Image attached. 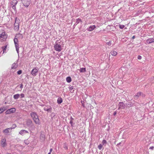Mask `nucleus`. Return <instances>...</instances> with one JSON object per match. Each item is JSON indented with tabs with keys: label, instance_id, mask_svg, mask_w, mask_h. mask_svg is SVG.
Segmentation results:
<instances>
[{
	"label": "nucleus",
	"instance_id": "obj_53",
	"mask_svg": "<svg viewBox=\"0 0 154 154\" xmlns=\"http://www.w3.org/2000/svg\"><path fill=\"white\" fill-rule=\"evenodd\" d=\"M75 26H76L75 25V24L74 25L73 27H74V28Z\"/></svg>",
	"mask_w": 154,
	"mask_h": 154
},
{
	"label": "nucleus",
	"instance_id": "obj_43",
	"mask_svg": "<svg viewBox=\"0 0 154 154\" xmlns=\"http://www.w3.org/2000/svg\"><path fill=\"white\" fill-rule=\"evenodd\" d=\"M142 58V57L140 55H138L137 57V59L139 60H140Z\"/></svg>",
	"mask_w": 154,
	"mask_h": 154
},
{
	"label": "nucleus",
	"instance_id": "obj_40",
	"mask_svg": "<svg viewBox=\"0 0 154 154\" xmlns=\"http://www.w3.org/2000/svg\"><path fill=\"white\" fill-rule=\"evenodd\" d=\"M20 95L21 96V98L24 97L25 95H24V94H21Z\"/></svg>",
	"mask_w": 154,
	"mask_h": 154
},
{
	"label": "nucleus",
	"instance_id": "obj_9",
	"mask_svg": "<svg viewBox=\"0 0 154 154\" xmlns=\"http://www.w3.org/2000/svg\"><path fill=\"white\" fill-rule=\"evenodd\" d=\"M19 134L22 135H23L25 134H29V133L28 131L25 130H22L19 133Z\"/></svg>",
	"mask_w": 154,
	"mask_h": 154
},
{
	"label": "nucleus",
	"instance_id": "obj_49",
	"mask_svg": "<svg viewBox=\"0 0 154 154\" xmlns=\"http://www.w3.org/2000/svg\"><path fill=\"white\" fill-rule=\"evenodd\" d=\"M74 119L72 118V116H71L70 117V120H72V121H73L74 120Z\"/></svg>",
	"mask_w": 154,
	"mask_h": 154
},
{
	"label": "nucleus",
	"instance_id": "obj_57",
	"mask_svg": "<svg viewBox=\"0 0 154 154\" xmlns=\"http://www.w3.org/2000/svg\"><path fill=\"white\" fill-rule=\"evenodd\" d=\"M5 104H6V102H5Z\"/></svg>",
	"mask_w": 154,
	"mask_h": 154
},
{
	"label": "nucleus",
	"instance_id": "obj_32",
	"mask_svg": "<svg viewBox=\"0 0 154 154\" xmlns=\"http://www.w3.org/2000/svg\"><path fill=\"white\" fill-rule=\"evenodd\" d=\"M81 103H82V106L84 108L85 107V105L84 104V102L83 101L81 100Z\"/></svg>",
	"mask_w": 154,
	"mask_h": 154
},
{
	"label": "nucleus",
	"instance_id": "obj_16",
	"mask_svg": "<svg viewBox=\"0 0 154 154\" xmlns=\"http://www.w3.org/2000/svg\"><path fill=\"white\" fill-rule=\"evenodd\" d=\"M11 129L10 128L5 129L3 131V132L4 133L8 134L9 132V131L11 130Z\"/></svg>",
	"mask_w": 154,
	"mask_h": 154
},
{
	"label": "nucleus",
	"instance_id": "obj_55",
	"mask_svg": "<svg viewBox=\"0 0 154 154\" xmlns=\"http://www.w3.org/2000/svg\"><path fill=\"white\" fill-rule=\"evenodd\" d=\"M74 90H73V91H72V93H73V92H74Z\"/></svg>",
	"mask_w": 154,
	"mask_h": 154
},
{
	"label": "nucleus",
	"instance_id": "obj_54",
	"mask_svg": "<svg viewBox=\"0 0 154 154\" xmlns=\"http://www.w3.org/2000/svg\"><path fill=\"white\" fill-rule=\"evenodd\" d=\"M48 154H51L50 153V152H49V153H48Z\"/></svg>",
	"mask_w": 154,
	"mask_h": 154
},
{
	"label": "nucleus",
	"instance_id": "obj_2",
	"mask_svg": "<svg viewBox=\"0 0 154 154\" xmlns=\"http://www.w3.org/2000/svg\"><path fill=\"white\" fill-rule=\"evenodd\" d=\"M20 37L22 38H23V36L22 34H18L17 36H15V37ZM14 44H15V47L16 49V51H17V52L18 54L19 53V45L18 44V41L17 38H15L14 39Z\"/></svg>",
	"mask_w": 154,
	"mask_h": 154
},
{
	"label": "nucleus",
	"instance_id": "obj_58",
	"mask_svg": "<svg viewBox=\"0 0 154 154\" xmlns=\"http://www.w3.org/2000/svg\"><path fill=\"white\" fill-rule=\"evenodd\" d=\"M45 137V136H44L43 137H43Z\"/></svg>",
	"mask_w": 154,
	"mask_h": 154
},
{
	"label": "nucleus",
	"instance_id": "obj_52",
	"mask_svg": "<svg viewBox=\"0 0 154 154\" xmlns=\"http://www.w3.org/2000/svg\"><path fill=\"white\" fill-rule=\"evenodd\" d=\"M76 26L78 24L76 23H75L74 24Z\"/></svg>",
	"mask_w": 154,
	"mask_h": 154
},
{
	"label": "nucleus",
	"instance_id": "obj_5",
	"mask_svg": "<svg viewBox=\"0 0 154 154\" xmlns=\"http://www.w3.org/2000/svg\"><path fill=\"white\" fill-rule=\"evenodd\" d=\"M19 27V21L17 19V18L15 19V23L14 24V29L15 30L18 31Z\"/></svg>",
	"mask_w": 154,
	"mask_h": 154
},
{
	"label": "nucleus",
	"instance_id": "obj_45",
	"mask_svg": "<svg viewBox=\"0 0 154 154\" xmlns=\"http://www.w3.org/2000/svg\"><path fill=\"white\" fill-rule=\"evenodd\" d=\"M23 85L22 84H21L20 85V89H22V88H23Z\"/></svg>",
	"mask_w": 154,
	"mask_h": 154
},
{
	"label": "nucleus",
	"instance_id": "obj_48",
	"mask_svg": "<svg viewBox=\"0 0 154 154\" xmlns=\"http://www.w3.org/2000/svg\"><path fill=\"white\" fill-rule=\"evenodd\" d=\"M121 144V143L120 142L119 143H118L117 145V146H119Z\"/></svg>",
	"mask_w": 154,
	"mask_h": 154
},
{
	"label": "nucleus",
	"instance_id": "obj_7",
	"mask_svg": "<svg viewBox=\"0 0 154 154\" xmlns=\"http://www.w3.org/2000/svg\"><path fill=\"white\" fill-rule=\"evenodd\" d=\"M1 144V146L3 147H4L7 146V143H6V140L5 138H2V139Z\"/></svg>",
	"mask_w": 154,
	"mask_h": 154
},
{
	"label": "nucleus",
	"instance_id": "obj_46",
	"mask_svg": "<svg viewBox=\"0 0 154 154\" xmlns=\"http://www.w3.org/2000/svg\"><path fill=\"white\" fill-rule=\"evenodd\" d=\"M117 113V112L116 111H115L113 114V116H116V115Z\"/></svg>",
	"mask_w": 154,
	"mask_h": 154
},
{
	"label": "nucleus",
	"instance_id": "obj_47",
	"mask_svg": "<svg viewBox=\"0 0 154 154\" xmlns=\"http://www.w3.org/2000/svg\"><path fill=\"white\" fill-rule=\"evenodd\" d=\"M52 150H53V149H52V148H51L50 149V152H50L51 154V152L52 151Z\"/></svg>",
	"mask_w": 154,
	"mask_h": 154
},
{
	"label": "nucleus",
	"instance_id": "obj_24",
	"mask_svg": "<svg viewBox=\"0 0 154 154\" xmlns=\"http://www.w3.org/2000/svg\"><path fill=\"white\" fill-rule=\"evenodd\" d=\"M20 94H17L14 95V98L15 99H17L19 98L20 96Z\"/></svg>",
	"mask_w": 154,
	"mask_h": 154
},
{
	"label": "nucleus",
	"instance_id": "obj_35",
	"mask_svg": "<svg viewBox=\"0 0 154 154\" xmlns=\"http://www.w3.org/2000/svg\"><path fill=\"white\" fill-rule=\"evenodd\" d=\"M102 143L103 145L105 144H106L107 143L106 141L105 140H103Z\"/></svg>",
	"mask_w": 154,
	"mask_h": 154
},
{
	"label": "nucleus",
	"instance_id": "obj_21",
	"mask_svg": "<svg viewBox=\"0 0 154 154\" xmlns=\"http://www.w3.org/2000/svg\"><path fill=\"white\" fill-rule=\"evenodd\" d=\"M51 109H52L51 107L50 106H49V108L48 109H46L45 108H44V110L45 111H48V112H51Z\"/></svg>",
	"mask_w": 154,
	"mask_h": 154
},
{
	"label": "nucleus",
	"instance_id": "obj_42",
	"mask_svg": "<svg viewBox=\"0 0 154 154\" xmlns=\"http://www.w3.org/2000/svg\"><path fill=\"white\" fill-rule=\"evenodd\" d=\"M72 121V120H70V123L71 125V126H72V125L73 124V122L72 121Z\"/></svg>",
	"mask_w": 154,
	"mask_h": 154
},
{
	"label": "nucleus",
	"instance_id": "obj_1",
	"mask_svg": "<svg viewBox=\"0 0 154 154\" xmlns=\"http://www.w3.org/2000/svg\"><path fill=\"white\" fill-rule=\"evenodd\" d=\"M30 116L36 124L38 125L40 124V122L38 118V116L36 112H32L30 113Z\"/></svg>",
	"mask_w": 154,
	"mask_h": 154
},
{
	"label": "nucleus",
	"instance_id": "obj_31",
	"mask_svg": "<svg viewBox=\"0 0 154 154\" xmlns=\"http://www.w3.org/2000/svg\"><path fill=\"white\" fill-rule=\"evenodd\" d=\"M125 27V26L123 25H120L119 26V27L121 29H123Z\"/></svg>",
	"mask_w": 154,
	"mask_h": 154
},
{
	"label": "nucleus",
	"instance_id": "obj_25",
	"mask_svg": "<svg viewBox=\"0 0 154 154\" xmlns=\"http://www.w3.org/2000/svg\"><path fill=\"white\" fill-rule=\"evenodd\" d=\"M18 66L17 62H15L12 64V66L11 67H17Z\"/></svg>",
	"mask_w": 154,
	"mask_h": 154
},
{
	"label": "nucleus",
	"instance_id": "obj_27",
	"mask_svg": "<svg viewBox=\"0 0 154 154\" xmlns=\"http://www.w3.org/2000/svg\"><path fill=\"white\" fill-rule=\"evenodd\" d=\"M16 109L15 108H12L10 109V111L11 113H14L15 112Z\"/></svg>",
	"mask_w": 154,
	"mask_h": 154
},
{
	"label": "nucleus",
	"instance_id": "obj_14",
	"mask_svg": "<svg viewBox=\"0 0 154 154\" xmlns=\"http://www.w3.org/2000/svg\"><path fill=\"white\" fill-rule=\"evenodd\" d=\"M32 122L31 120L29 119H28L26 122V124L27 126H29L32 125Z\"/></svg>",
	"mask_w": 154,
	"mask_h": 154
},
{
	"label": "nucleus",
	"instance_id": "obj_11",
	"mask_svg": "<svg viewBox=\"0 0 154 154\" xmlns=\"http://www.w3.org/2000/svg\"><path fill=\"white\" fill-rule=\"evenodd\" d=\"M38 70L36 68L33 69L31 72V74L33 75H36V73L38 72Z\"/></svg>",
	"mask_w": 154,
	"mask_h": 154
},
{
	"label": "nucleus",
	"instance_id": "obj_33",
	"mask_svg": "<svg viewBox=\"0 0 154 154\" xmlns=\"http://www.w3.org/2000/svg\"><path fill=\"white\" fill-rule=\"evenodd\" d=\"M128 105V107H129L133 106V103H129Z\"/></svg>",
	"mask_w": 154,
	"mask_h": 154
},
{
	"label": "nucleus",
	"instance_id": "obj_36",
	"mask_svg": "<svg viewBox=\"0 0 154 154\" xmlns=\"http://www.w3.org/2000/svg\"><path fill=\"white\" fill-rule=\"evenodd\" d=\"M106 44H107L109 46H111V42L110 41H109V42H106Z\"/></svg>",
	"mask_w": 154,
	"mask_h": 154
},
{
	"label": "nucleus",
	"instance_id": "obj_30",
	"mask_svg": "<svg viewBox=\"0 0 154 154\" xmlns=\"http://www.w3.org/2000/svg\"><path fill=\"white\" fill-rule=\"evenodd\" d=\"M103 146L102 144H100L98 146V148L100 150H101L102 147Z\"/></svg>",
	"mask_w": 154,
	"mask_h": 154
},
{
	"label": "nucleus",
	"instance_id": "obj_37",
	"mask_svg": "<svg viewBox=\"0 0 154 154\" xmlns=\"http://www.w3.org/2000/svg\"><path fill=\"white\" fill-rule=\"evenodd\" d=\"M22 71L21 70H19L17 72V73L18 75H20L22 73Z\"/></svg>",
	"mask_w": 154,
	"mask_h": 154
},
{
	"label": "nucleus",
	"instance_id": "obj_50",
	"mask_svg": "<svg viewBox=\"0 0 154 154\" xmlns=\"http://www.w3.org/2000/svg\"><path fill=\"white\" fill-rule=\"evenodd\" d=\"M135 38V36H134H134H132V39H134V38Z\"/></svg>",
	"mask_w": 154,
	"mask_h": 154
},
{
	"label": "nucleus",
	"instance_id": "obj_29",
	"mask_svg": "<svg viewBox=\"0 0 154 154\" xmlns=\"http://www.w3.org/2000/svg\"><path fill=\"white\" fill-rule=\"evenodd\" d=\"M63 148L66 150H67L68 149V147L66 143H64L63 145Z\"/></svg>",
	"mask_w": 154,
	"mask_h": 154
},
{
	"label": "nucleus",
	"instance_id": "obj_12",
	"mask_svg": "<svg viewBox=\"0 0 154 154\" xmlns=\"http://www.w3.org/2000/svg\"><path fill=\"white\" fill-rule=\"evenodd\" d=\"M118 105L120 106V108H121V109H124L125 108V105L123 102H119Z\"/></svg>",
	"mask_w": 154,
	"mask_h": 154
},
{
	"label": "nucleus",
	"instance_id": "obj_13",
	"mask_svg": "<svg viewBox=\"0 0 154 154\" xmlns=\"http://www.w3.org/2000/svg\"><path fill=\"white\" fill-rule=\"evenodd\" d=\"M147 43L149 44L154 42V38H149L146 40Z\"/></svg>",
	"mask_w": 154,
	"mask_h": 154
},
{
	"label": "nucleus",
	"instance_id": "obj_39",
	"mask_svg": "<svg viewBox=\"0 0 154 154\" xmlns=\"http://www.w3.org/2000/svg\"><path fill=\"white\" fill-rule=\"evenodd\" d=\"M141 95H140V96H142V97H144L145 96V95L144 94H143V93L141 92Z\"/></svg>",
	"mask_w": 154,
	"mask_h": 154
},
{
	"label": "nucleus",
	"instance_id": "obj_23",
	"mask_svg": "<svg viewBox=\"0 0 154 154\" xmlns=\"http://www.w3.org/2000/svg\"><path fill=\"white\" fill-rule=\"evenodd\" d=\"M66 80L69 83L71 82L72 81L71 78L69 76L68 77L66 78Z\"/></svg>",
	"mask_w": 154,
	"mask_h": 154
},
{
	"label": "nucleus",
	"instance_id": "obj_26",
	"mask_svg": "<svg viewBox=\"0 0 154 154\" xmlns=\"http://www.w3.org/2000/svg\"><path fill=\"white\" fill-rule=\"evenodd\" d=\"M80 22L82 23V21L81 19L80 18H78L76 20V22L75 23L77 24L79 23Z\"/></svg>",
	"mask_w": 154,
	"mask_h": 154
},
{
	"label": "nucleus",
	"instance_id": "obj_8",
	"mask_svg": "<svg viewBox=\"0 0 154 154\" xmlns=\"http://www.w3.org/2000/svg\"><path fill=\"white\" fill-rule=\"evenodd\" d=\"M17 3V1L16 0H13L11 2V7L14 10L16 9V6Z\"/></svg>",
	"mask_w": 154,
	"mask_h": 154
},
{
	"label": "nucleus",
	"instance_id": "obj_20",
	"mask_svg": "<svg viewBox=\"0 0 154 154\" xmlns=\"http://www.w3.org/2000/svg\"><path fill=\"white\" fill-rule=\"evenodd\" d=\"M77 70H79L80 72H86V68H80V69H78Z\"/></svg>",
	"mask_w": 154,
	"mask_h": 154
},
{
	"label": "nucleus",
	"instance_id": "obj_28",
	"mask_svg": "<svg viewBox=\"0 0 154 154\" xmlns=\"http://www.w3.org/2000/svg\"><path fill=\"white\" fill-rule=\"evenodd\" d=\"M16 125L15 124H14L12 125V127L10 128H11V130L12 129L15 128L16 127Z\"/></svg>",
	"mask_w": 154,
	"mask_h": 154
},
{
	"label": "nucleus",
	"instance_id": "obj_34",
	"mask_svg": "<svg viewBox=\"0 0 154 154\" xmlns=\"http://www.w3.org/2000/svg\"><path fill=\"white\" fill-rule=\"evenodd\" d=\"M11 112H10V109L8 110H7L6 112H5V113L6 114H10V113H11Z\"/></svg>",
	"mask_w": 154,
	"mask_h": 154
},
{
	"label": "nucleus",
	"instance_id": "obj_17",
	"mask_svg": "<svg viewBox=\"0 0 154 154\" xmlns=\"http://www.w3.org/2000/svg\"><path fill=\"white\" fill-rule=\"evenodd\" d=\"M110 54L113 56H116L117 54V52L114 50H112L110 52Z\"/></svg>",
	"mask_w": 154,
	"mask_h": 154
},
{
	"label": "nucleus",
	"instance_id": "obj_19",
	"mask_svg": "<svg viewBox=\"0 0 154 154\" xmlns=\"http://www.w3.org/2000/svg\"><path fill=\"white\" fill-rule=\"evenodd\" d=\"M6 109L5 107H3L0 108V114H1L5 111Z\"/></svg>",
	"mask_w": 154,
	"mask_h": 154
},
{
	"label": "nucleus",
	"instance_id": "obj_41",
	"mask_svg": "<svg viewBox=\"0 0 154 154\" xmlns=\"http://www.w3.org/2000/svg\"><path fill=\"white\" fill-rule=\"evenodd\" d=\"M69 91H72V90L73 89V87L72 86H71L69 87Z\"/></svg>",
	"mask_w": 154,
	"mask_h": 154
},
{
	"label": "nucleus",
	"instance_id": "obj_10",
	"mask_svg": "<svg viewBox=\"0 0 154 154\" xmlns=\"http://www.w3.org/2000/svg\"><path fill=\"white\" fill-rule=\"evenodd\" d=\"M95 28L96 26L95 25L90 26L87 28V30L89 31H92Z\"/></svg>",
	"mask_w": 154,
	"mask_h": 154
},
{
	"label": "nucleus",
	"instance_id": "obj_3",
	"mask_svg": "<svg viewBox=\"0 0 154 154\" xmlns=\"http://www.w3.org/2000/svg\"><path fill=\"white\" fill-rule=\"evenodd\" d=\"M8 37V35L2 29L0 30V39L2 41H5Z\"/></svg>",
	"mask_w": 154,
	"mask_h": 154
},
{
	"label": "nucleus",
	"instance_id": "obj_44",
	"mask_svg": "<svg viewBox=\"0 0 154 154\" xmlns=\"http://www.w3.org/2000/svg\"><path fill=\"white\" fill-rule=\"evenodd\" d=\"M149 149L152 150H153L154 149V147L153 146H152L149 148Z\"/></svg>",
	"mask_w": 154,
	"mask_h": 154
},
{
	"label": "nucleus",
	"instance_id": "obj_4",
	"mask_svg": "<svg viewBox=\"0 0 154 154\" xmlns=\"http://www.w3.org/2000/svg\"><path fill=\"white\" fill-rule=\"evenodd\" d=\"M22 4L26 7H28L31 3V0H21Z\"/></svg>",
	"mask_w": 154,
	"mask_h": 154
},
{
	"label": "nucleus",
	"instance_id": "obj_6",
	"mask_svg": "<svg viewBox=\"0 0 154 154\" xmlns=\"http://www.w3.org/2000/svg\"><path fill=\"white\" fill-rule=\"evenodd\" d=\"M54 50L60 52L62 50L61 45L56 43L54 46Z\"/></svg>",
	"mask_w": 154,
	"mask_h": 154
},
{
	"label": "nucleus",
	"instance_id": "obj_38",
	"mask_svg": "<svg viewBox=\"0 0 154 154\" xmlns=\"http://www.w3.org/2000/svg\"><path fill=\"white\" fill-rule=\"evenodd\" d=\"M24 143L26 144H29V142L28 140H24Z\"/></svg>",
	"mask_w": 154,
	"mask_h": 154
},
{
	"label": "nucleus",
	"instance_id": "obj_15",
	"mask_svg": "<svg viewBox=\"0 0 154 154\" xmlns=\"http://www.w3.org/2000/svg\"><path fill=\"white\" fill-rule=\"evenodd\" d=\"M141 95V94L140 92H137V94L134 96V99L136 100Z\"/></svg>",
	"mask_w": 154,
	"mask_h": 154
},
{
	"label": "nucleus",
	"instance_id": "obj_18",
	"mask_svg": "<svg viewBox=\"0 0 154 154\" xmlns=\"http://www.w3.org/2000/svg\"><path fill=\"white\" fill-rule=\"evenodd\" d=\"M63 102V100L61 97L58 98L57 100V103L58 104H61Z\"/></svg>",
	"mask_w": 154,
	"mask_h": 154
},
{
	"label": "nucleus",
	"instance_id": "obj_51",
	"mask_svg": "<svg viewBox=\"0 0 154 154\" xmlns=\"http://www.w3.org/2000/svg\"><path fill=\"white\" fill-rule=\"evenodd\" d=\"M121 109V108H120V106H119V107L118 108V109L119 110V109Z\"/></svg>",
	"mask_w": 154,
	"mask_h": 154
},
{
	"label": "nucleus",
	"instance_id": "obj_22",
	"mask_svg": "<svg viewBox=\"0 0 154 154\" xmlns=\"http://www.w3.org/2000/svg\"><path fill=\"white\" fill-rule=\"evenodd\" d=\"M7 46L5 45V46H3L2 47V48L3 51V53H4L5 52H6L7 51H6V49L7 48Z\"/></svg>",
	"mask_w": 154,
	"mask_h": 154
},
{
	"label": "nucleus",
	"instance_id": "obj_56",
	"mask_svg": "<svg viewBox=\"0 0 154 154\" xmlns=\"http://www.w3.org/2000/svg\"><path fill=\"white\" fill-rule=\"evenodd\" d=\"M6 154H11L10 153H7Z\"/></svg>",
	"mask_w": 154,
	"mask_h": 154
}]
</instances>
